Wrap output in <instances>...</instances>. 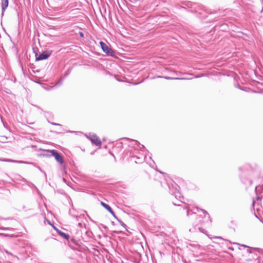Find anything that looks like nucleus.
Listing matches in <instances>:
<instances>
[{
    "mask_svg": "<svg viewBox=\"0 0 263 263\" xmlns=\"http://www.w3.org/2000/svg\"><path fill=\"white\" fill-rule=\"evenodd\" d=\"M100 44L104 52H105L107 55H112L114 52L110 48L108 47V46L106 44L103 42H100Z\"/></svg>",
    "mask_w": 263,
    "mask_h": 263,
    "instance_id": "1",
    "label": "nucleus"
},
{
    "mask_svg": "<svg viewBox=\"0 0 263 263\" xmlns=\"http://www.w3.org/2000/svg\"><path fill=\"white\" fill-rule=\"evenodd\" d=\"M49 152L51 154V155L54 157L57 161L60 164H62L63 163V160L62 156L57 151L54 150H50Z\"/></svg>",
    "mask_w": 263,
    "mask_h": 263,
    "instance_id": "2",
    "label": "nucleus"
},
{
    "mask_svg": "<svg viewBox=\"0 0 263 263\" xmlns=\"http://www.w3.org/2000/svg\"><path fill=\"white\" fill-rule=\"evenodd\" d=\"M91 141L94 143L95 145L97 146H100L101 144V141L99 139V138L97 137L96 135L94 134H90L89 136L87 137Z\"/></svg>",
    "mask_w": 263,
    "mask_h": 263,
    "instance_id": "3",
    "label": "nucleus"
},
{
    "mask_svg": "<svg viewBox=\"0 0 263 263\" xmlns=\"http://www.w3.org/2000/svg\"><path fill=\"white\" fill-rule=\"evenodd\" d=\"M50 54V53L47 52H44L40 54L39 56L36 55V60L40 61L46 59L49 57Z\"/></svg>",
    "mask_w": 263,
    "mask_h": 263,
    "instance_id": "4",
    "label": "nucleus"
},
{
    "mask_svg": "<svg viewBox=\"0 0 263 263\" xmlns=\"http://www.w3.org/2000/svg\"><path fill=\"white\" fill-rule=\"evenodd\" d=\"M8 0H2L1 6L3 13L4 12L6 8L8 7Z\"/></svg>",
    "mask_w": 263,
    "mask_h": 263,
    "instance_id": "5",
    "label": "nucleus"
},
{
    "mask_svg": "<svg viewBox=\"0 0 263 263\" xmlns=\"http://www.w3.org/2000/svg\"><path fill=\"white\" fill-rule=\"evenodd\" d=\"M101 205L104 208H105L112 215H113L114 216H115V213L111 210V208L108 204H107L103 202H101Z\"/></svg>",
    "mask_w": 263,
    "mask_h": 263,
    "instance_id": "6",
    "label": "nucleus"
},
{
    "mask_svg": "<svg viewBox=\"0 0 263 263\" xmlns=\"http://www.w3.org/2000/svg\"><path fill=\"white\" fill-rule=\"evenodd\" d=\"M58 233L60 234L61 236L65 237L66 239H68L69 238V236L63 232L58 231Z\"/></svg>",
    "mask_w": 263,
    "mask_h": 263,
    "instance_id": "7",
    "label": "nucleus"
},
{
    "mask_svg": "<svg viewBox=\"0 0 263 263\" xmlns=\"http://www.w3.org/2000/svg\"><path fill=\"white\" fill-rule=\"evenodd\" d=\"M2 161H7V162H12L13 161L12 160H1Z\"/></svg>",
    "mask_w": 263,
    "mask_h": 263,
    "instance_id": "8",
    "label": "nucleus"
},
{
    "mask_svg": "<svg viewBox=\"0 0 263 263\" xmlns=\"http://www.w3.org/2000/svg\"><path fill=\"white\" fill-rule=\"evenodd\" d=\"M80 35H81V36H83V34H82V33H80Z\"/></svg>",
    "mask_w": 263,
    "mask_h": 263,
    "instance_id": "9",
    "label": "nucleus"
},
{
    "mask_svg": "<svg viewBox=\"0 0 263 263\" xmlns=\"http://www.w3.org/2000/svg\"><path fill=\"white\" fill-rule=\"evenodd\" d=\"M166 79H171L170 78H165Z\"/></svg>",
    "mask_w": 263,
    "mask_h": 263,
    "instance_id": "10",
    "label": "nucleus"
},
{
    "mask_svg": "<svg viewBox=\"0 0 263 263\" xmlns=\"http://www.w3.org/2000/svg\"><path fill=\"white\" fill-rule=\"evenodd\" d=\"M176 80L179 79V78H175Z\"/></svg>",
    "mask_w": 263,
    "mask_h": 263,
    "instance_id": "11",
    "label": "nucleus"
}]
</instances>
